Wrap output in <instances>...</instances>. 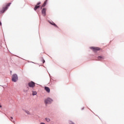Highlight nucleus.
Listing matches in <instances>:
<instances>
[{
    "mask_svg": "<svg viewBox=\"0 0 124 124\" xmlns=\"http://www.w3.org/2000/svg\"><path fill=\"white\" fill-rule=\"evenodd\" d=\"M13 123H14V121H13V120H11Z\"/></svg>",
    "mask_w": 124,
    "mask_h": 124,
    "instance_id": "dca6fc26",
    "label": "nucleus"
},
{
    "mask_svg": "<svg viewBox=\"0 0 124 124\" xmlns=\"http://www.w3.org/2000/svg\"><path fill=\"white\" fill-rule=\"evenodd\" d=\"M39 4H40V2H38L37 5L35 7L34 10H36L39 7Z\"/></svg>",
    "mask_w": 124,
    "mask_h": 124,
    "instance_id": "6e6552de",
    "label": "nucleus"
},
{
    "mask_svg": "<svg viewBox=\"0 0 124 124\" xmlns=\"http://www.w3.org/2000/svg\"><path fill=\"white\" fill-rule=\"evenodd\" d=\"M11 3L7 4V6L5 8H3V10L1 11V13H3L6 10H7V9L8 8V6H10Z\"/></svg>",
    "mask_w": 124,
    "mask_h": 124,
    "instance_id": "20e7f679",
    "label": "nucleus"
},
{
    "mask_svg": "<svg viewBox=\"0 0 124 124\" xmlns=\"http://www.w3.org/2000/svg\"><path fill=\"white\" fill-rule=\"evenodd\" d=\"M28 86H29L30 88H34L35 86V83L32 81H31L29 83Z\"/></svg>",
    "mask_w": 124,
    "mask_h": 124,
    "instance_id": "7ed1b4c3",
    "label": "nucleus"
},
{
    "mask_svg": "<svg viewBox=\"0 0 124 124\" xmlns=\"http://www.w3.org/2000/svg\"><path fill=\"white\" fill-rule=\"evenodd\" d=\"M1 87H3V86H1Z\"/></svg>",
    "mask_w": 124,
    "mask_h": 124,
    "instance_id": "a211bd4d",
    "label": "nucleus"
},
{
    "mask_svg": "<svg viewBox=\"0 0 124 124\" xmlns=\"http://www.w3.org/2000/svg\"><path fill=\"white\" fill-rule=\"evenodd\" d=\"M23 111L25 112L27 115H31V112H30V110H28V109H23Z\"/></svg>",
    "mask_w": 124,
    "mask_h": 124,
    "instance_id": "0eeeda50",
    "label": "nucleus"
},
{
    "mask_svg": "<svg viewBox=\"0 0 124 124\" xmlns=\"http://www.w3.org/2000/svg\"><path fill=\"white\" fill-rule=\"evenodd\" d=\"M45 62V61H44V62Z\"/></svg>",
    "mask_w": 124,
    "mask_h": 124,
    "instance_id": "6ab92c4d",
    "label": "nucleus"
},
{
    "mask_svg": "<svg viewBox=\"0 0 124 124\" xmlns=\"http://www.w3.org/2000/svg\"><path fill=\"white\" fill-rule=\"evenodd\" d=\"M98 60H104V57H102V56H99L98 57Z\"/></svg>",
    "mask_w": 124,
    "mask_h": 124,
    "instance_id": "f8f14e48",
    "label": "nucleus"
},
{
    "mask_svg": "<svg viewBox=\"0 0 124 124\" xmlns=\"http://www.w3.org/2000/svg\"><path fill=\"white\" fill-rule=\"evenodd\" d=\"M45 120V121H46V122H47V123H50V122L51 121V119H50V118H46Z\"/></svg>",
    "mask_w": 124,
    "mask_h": 124,
    "instance_id": "9d476101",
    "label": "nucleus"
},
{
    "mask_svg": "<svg viewBox=\"0 0 124 124\" xmlns=\"http://www.w3.org/2000/svg\"><path fill=\"white\" fill-rule=\"evenodd\" d=\"M45 90H46V92H47V93H49L50 92V88H49V87H45Z\"/></svg>",
    "mask_w": 124,
    "mask_h": 124,
    "instance_id": "1a4fd4ad",
    "label": "nucleus"
},
{
    "mask_svg": "<svg viewBox=\"0 0 124 124\" xmlns=\"http://www.w3.org/2000/svg\"><path fill=\"white\" fill-rule=\"evenodd\" d=\"M90 49H92L93 51H98L100 50V48L97 47H91Z\"/></svg>",
    "mask_w": 124,
    "mask_h": 124,
    "instance_id": "39448f33",
    "label": "nucleus"
},
{
    "mask_svg": "<svg viewBox=\"0 0 124 124\" xmlns=\"http://www.w3.org/2000/svg\"><path fill=\"white\" fill-rule=\"evenodd\" d=\"M37 94V92L36 91H32V95H36Z\"/></svg>",
    "mask_w": 124,
    "mask_h": 124,
    "instance_id": "9b49d317",
    "label": "nucleus"
},
{
    "mask_svg": "<svg viewBox=\"0 0 124 124\" xmlns=\"http://www.w3.org/2000/svg\"><path fill=\"white\" fill-rule=\"evenodd\" d=\"M0 26H1V22H0Z\"/></svg>",
    "mask_w": 124,
    "mask_h": 124,
    "instance_id": "2eb2a0df",
    "label": "nucleus"
},
{
    "mask_svg": "<svg viewBox=\"0 0 124 124\" xmlns=\"http://www.w3.org/2000/svg\"><path fill=\"white\" fill-rule=\"evenodd\" d=\"M12 81L14 82H16L18 81V75H17V74H14L12 75Z\"/></svg>",
    "mask_w": 124,
    "mask_h": 124,
    "instance_id": "f257e3e1",
    "label": "nucleus"
},
{
    "mask_svg": "<svg viewBox=\"0 0 124 124\" xmlns=\"http://www.w3.org/2000/svg\"><path fill=\"white\" fill-rule=\"evenodd\" d=\"M11 119H13V117H11Z\"/></svg>",
    "mask_w": 124,
    "mask_h": 124,
    "instance_id": "f3484780",
    "label": "nucleus"
},
{
    "mask_svg": "<svg viewBox=\"0 0 124 124\" xmlns=\"http://www.w3.org/2000/svg\"><path fill=\"white\" fill-rule=\"evenodd\" d=\"M52 102H53V99L50 98H47L44 100L45 104H50V103H52Z\"/></svg>",
    "mask_w": 124,
    "mask_h": 124,
    "instance_id": "f03ea898",
    "label": "nucleus"
},
{
    "mask_svg": "<svg viewBox=\"0 0 124 124\" xmlns=\"http://www.w3.org/2000/svg\"><path fill=\"white\" fill-rule=\"evenodd\" d=\"M42 13L43 15V16H45L46 15V9L44 8L42 10Z\"/></svg>",
    "mask_w": 124,
    "mask_h": 124,
    "instance_id": "423d86ee",
    "label": "nucleus"
},
{
    "mask_svg": "<svg viewBox=\"0 0 124 124\" xmlns=\"http://www.w3.org/2000/svg\"><path fill=\"white\" fill-rule=\"evenodd\" d=\"M46 3H47V1H46L44 4L42 5V7H44V6H45V5H46Z\"/></svg>",
    "mask_w": 124,
    "mask_h": 124,
    "instance_id": "ddd939ff",
    "label": "nucleus"
},
{
    "mask_svg": "<svg viewBox=\"0 0 124 124\" xmlns=\"http://www.w3.org/2000/svg\"><path fill=\"white\" fill-rule=\"evenodd\" d=\"M51 25H53V26H55V27L57 26L56 25V24L54 23V22H49Z\"/></svg>",
    "mask_w": 124,
    "mask_h": 124,
    "instance_id": "4468645a",
    "label": "nucleus"
}]
</instances>
